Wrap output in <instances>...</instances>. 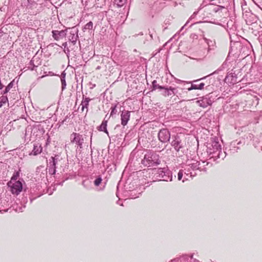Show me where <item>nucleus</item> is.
<instances>
[{
	"label": "nucleus",
	"instance_id": "obj_47",
	"mask_svg": "<svg viewBox=\"0 0 262 262\" xmlns=\"http://www.w3.org/2000/svg\"><path fill=\"white\" fill-rule=\"evenodd\" d=\"M189 20H188L186 23L185 25L183 27H182L181 30H182V29L184 28V27H185V26H186V25H187V24L189 23Z\"/></svg>",
	"mask_w": 262,
	"mask_h": 262
},
{
	"label": "nucleus",
	"instance_id": "obj_54",
	"mask_svg": "<svg viewBox=\"0 0 262 262\" xmlns=\"http://www.w3.org/2000/svg\"><path fill=\"white\" fill-rule=\"evenodd\" d=\"M3 104L0 102V107H1L3 106Z\"/></svg>",
	"mask_w": 262,
	"mask_h": 262
},
{
	"label": "nucleus",
	"instance_id": "obj_33",
	"mask_svg": "<svg viewBox=\"0 0 262 262\" xmlns=\"http://www.w3.org/2000/svg\"><path fill=\"white\" fill-rule=\"evenodd\" d=\"M176 262H188V258L186 256L181 257L177 259H175Z\"/></svg>",
	"mask_w": 262,
	"mask_h": 262
},
{
	"label": "nucleus",
	"instance_id": "obj_34",
	"mask_svg": "<svg viewBox=\"0 0 262 262\" xmlns=\"http://www.w3.org/2000/svg\"><path fill=\"white\" fill-rule=\"evenodd\" d=\"M89 183L90 181L88 180H85L82 181V185L85 188L89 189L90 188Z\"/></svg>",
	"mask_w": 262,
	"mask_h": 262
},
{
	"label": "nucleus",
	"instance_id": "obj_4",
	"mask_svg": "<svg viewBox=\"0 0 262 262\" xmlns=\"http://www.w3.org/2000/svg\"><path fill=\"white\" fill-rule=\"evenodd\" d=\"M49 164L54 166L56 169H61L66 165V161L59 155L51 157L49 160Z\"/></svg>",
	"mask_w": 262,
	"mask_h": 262
},
{
	"label": "nucleus",
	"instance_id": "obj_6",
	"mask_svg": "<svg viewBox=\"0 0 262 262\" xmlns=\"http://www.w3.org/2000/svg\"><path fill=\"white\" fill-rule=\"evenodd\" d=\"M8 185L13 194L18 195L23 190V184L19 180L14 182L10 181L8 183Z\"/></svg>",
	"mask_w": 262,
	"mask_h": 262
},
{
	"label": "nucleus",
	"instance_id": "obj_9",
	"mask_svg": "<svg viewBox=\"0 0 262 262\" xmlns=\"http://www.w3.org/2000/svg\"><path fill=\"white\" fill-rule=\"evenodd\" d=\"M41 61L37 57L34 56L32 59L30 61L27 70H30L31 71L36 70V68L41 64Z\"/></svg>",
	"mask_w": 262,
	"mask_h": 262
},
{
	"label": "nucleus",
	"instance_id": "obj_15",
	"mask_svg": "<svg viewBox=\"0 0 262 262\" xmlns=\"http://www.w3.org/2000/svg\"><path fill=\"white\" fill-rule=\"evenodd\" d=\"M78 32L77 29L73 28L70 33L69 40L74 45L76 43L78 38Z\"/></svg>",
	"mask_w": 262,
	"mask_h": 262
},
{
	"label": "nucleus",
	"instance_id": "obj_20",
	"mask_svg": "<svg viewBox=\"0 0 262 262\" xmlns=\"http://www.w3.org/2000/svg\"><path fill=\"white\" fill-rule=\"evenodd\" d=\"M172 178V176L171 171L165 168L163 176H162V180L164 181H171Z\"/></svg>",
	"mask_w": 262,
	"mask_h": 262
},
{
	"label": "nucleus",
	"instance_id": "obj_59",
	"mask_svg": "<svg viewBox=\"0 0 262 262\" xmlns=\"http://www.w3.org/2000/svg\"><path fill=\"white\" fill-rule=\"evenodd\" d=\"M30 0H28V2H29Z\"/></svg>",
	"mask_w": 262,
	"mask_h": 262
},
{
	"label": "nucleus",
	"instance_id": "obj_46",
	"mask_svg": "<svg viewBox=\"0 0 262 262\" xmlns=\"http://www.w3.org/2000/svg\"><path fill=\"white\" fill-rule=\"evenodd\" d=\"M183 81L182 80H181L180 79H176V82L178 83H180L181 82H183Z\"/></svg>",
	"mask_w": 262,
	"mask_h": 262
},
{
	"label": "nucleus",
	"instance_id": "obj_53",
	"mask_svg": "<svg viewBox=\"0 0 262 262\" xmlns=\"http://www.w3.org/2000/svg\"><path fill=\"white\" fill-rule=\"evenodd\" d=\"M105 133L107 134V136L110 138V136L109 135V134H108V132H105Z\"/></svg>",
	"mask_w": 262,
	"mask_h": 262
},
{
	"label": "nucleus",
	"instance_id": "obj_17",
	"mask_svg": "<svg viewBox=\"0 0 262 262\" xmlns=\"http://www.w3.org/2000/svg\"><path fill=\"white\" fill-rule=\"evenodd\" d=\"M91 99L89 97H84V95H83L82 100L81 102L80 105L81 106V111L83 112L84 109L86 108V114L88 112V106L89 105V102L91 101Z\"/></svg>",
	"mask_w": 262,
	"mask_h": 262
},
{
	"label": "nucleus",
	"instance_id": "obj_52",
	"mask_svg": "<svg viewBox=\"0 0 262 262\" xmlns=\"http://www.w3.org/2000/svg\"><path fill=\"white\" fill-rule=\"evenodd\" d=\"M149 35H150V36L151 38L152 39L153 38L152 34H150Z\"/></svg>",
	"mask_w": 262,
	"mask_h": 262
},
{
	"label": "nucleus",
	"instance_id": "obj_11",
	"mask_svg": "<svg viewBox=\"0 0 262 262\" xmlns=\"http://www.w3.org/2000/svg\"><path fill=\"white\" fill-rule=\"evenodd\" d=\"M182 170L183 171L184 174L185 175L184 180L182 181L183 182L185 181V180H187L189 178H193L197 174L196 172H193L190 168H188V166L186 165L184 169Z\"/></svg>",
	"mask_w": 262,
	"mask_h": 262
},
{
	"label": "nucleus",
	"instance_id": "obj_37",
	"mask_svg": "<svg viewBox=\"0 0 262 262\" xmlns=\"http://www.w3.org/2000/svg\"><path fill=\"white\" fill-rule=\"evenodd\" d=\"M8 101V98L4 95L0 97V102L3 104L6 103Z\"/></svg>",
	"mask_w": 262,
	"mask_h": 262
},
{
	"label": "nucleus",
	"instance_id": "obj_38",
	"mask_svg": "<svg viewBox=\"0 0 262 262\" xmlns=\"http://www.w3.org/2000/svg\"><path fill=\"white\" fill-rule=\"evenodd\" d=\"M62 46L64 47V53L67 55H68V54H69L70 53V50L69 49V48L67 47V42H64L62 44Z\"/></svg>",
	"mask_w": 262,
	"mask_h": 262
},
{
	"label": "nucleus",
	"instance_id": "obj_16",
	"mask_svg": "<svg viewBox=\"0 0 262 262\" xmlns=\"http://www.w3.org/2000/svg\"><path fill=\"white\" fill-rule=\"evenodd\" d=\"M248 135L249 136L247 137V139H248V138H249L250 140L253 139V144L255 148H257L260 146V141L258 137L262 138V133H260L259 135H256L257 137H254V136L252 134L250 133Z\"/></svg>",
	"mask_w": 262,
	"mask_h": 262
},
{
	"label": "nucleus",
	"instance_id": "obj_1",
	"mask_svg": "<svg viewBox=\"0 0 262 262\" xmlns=\"http://www.w3.org/2000/svg\"><path fill=\"white\" fill-rule=\"evenodd\" d=\"M222 140L219 134V132H216L215 134H211L206 142V152L209 158L203 161V164L206 163V165L211 167L213 165L212 162H215L218 159H222L225 157L226 152H222V146L220 142Z\"/></svg>",
	"mask_w": 262,
	"mask_h": 262
},
{
	"label": "nucleus",
	"instance_id": "obj_31",
	"mask_svg": "<svg viewBox=\"0 0 262 262\" xmlns=\"http://www.w3.org/2000/svg\"><path fill=\"white\" fill-rule=\"evenodd\" d=\"M49 172L50 174L53 175L56 173V168L52 165L48 164Z\"/></svg>",
	"mask_w": 262,
	"mask_h": 262
},
{
	"label": "nucleus",
	"instance_id": "obj_45",
	"mask_svg": "<svg viewBox=\"0 0 262 262\" xmlns=\"http://www.w3.org/2000/svg\"><path fill=\"white\" fill-rule=\"evenodd\" d=\"M259 40L260 45L262 46V35L260 36Z\"/></svg>",
	"mask_w": 262,
	"mask_h": 262
},
{
	"label": "nucleus",
	"instance_id": "obj_8",
	"mask_svg": "<svg viewBox=\"0 0 262 262\" xmlns=\"http://www.w3.org/2000/svg\"><path fill=\"white\" fill-rule=\"evenodd\" d=\"M71 138L72 139L71 140L72 143H75L80 148H82V144L84 142V137L82 135L73 132L71 135Z\"/></svg>",
	"mask_w": 262,
	"mask_h": 262
},
{
	"label": "nucleus",
	"instance_id": "obj_32",
	"mask_svg": "<svg viewBox=\"0 0 262 262\" xmlns=\"http://www.w3.org/2000/svg\"><path fill=\"white\" fill-rule=\"evenodd\" d=\"M102 182V178L100 176H98L94 181V184L96 186H98Z\"/></svg>",
	"mask_w": 262,
	"mask_h": 262
},
{
	"label": "nucleus",
	"instance_id": "obj_50",
	"mask_svg": "<svg viewBox=\"0 0 262 262\" xmlns=\"http://www.w3.org/2000/svg\"><path fill=\"white\" fill-rule=\"evenodd\" d=\"M35 198H36V197H35V198H33V199H32V198H30V202H31V203L32 202L33 200V199H35Z\"/></svg>",
	"mask_w": 262,
	"mask_h": 262
},
{
	"label": "nucleus",
	"instance_id": "obj_21",
	"mask_svg": "<svg viewBox=\"0 0 262 262\" xmlns=\"http://www.w3.org/2000/svg\"><path fill=\"white\" fill-rule=\"evenodd\" d=\"M180 143L181 141L179 138L177 136H174V139H173V140L172 141L171 144L172 146L174 147V149L178 151L181 148Z\"/></svg>",
	"mask_w": 262,
	"mask_h": 262
},
{
	"label": "nucleus",
	"instance_id": "obj_26",
	"mask_svg": "<svg viewBox=\"0 0 262 262\" xmlns=\"http://www.w3.org/2000/svg\"><path fill=\"white\" fill-rule=\"evenodd\" d=\"M127 2V0H114L115 4L118 7H121Z\"/></svg>",
	"mask_w": 262,
	"mask_h": 262
},
{
	"label": "nucleus",
	"instance_id": "obj_10",
	"mask_svg": "<svg viewBox=\"0 0 262 262\" xmlns=\"http://www.w3.org/2000/svg\"><path fill=\"white\" fill-rule=\"evenodd\" d=\"M161 90H162V95L164 97L175 95L177 93V91L176 89L174 88H172L171 86H163V89H162Z\"/></svg>",
	"mask_w": 262,
	"mask_h": 262
},
{
	"label": "nucleus",
	"instance_id": "obj_39",
	"mask_svg": "<svg viewBox=\"0 0 262 262\" xmlns=\"http://www.w3.org/2000/svg\"><path fill=\"white\" fill-rule=\"evenodd\" d=\"M32 132H25V140L26 141H27L28 142L30 141L31 140V139L30 138V137H28V136H30Z\"/></svg>",
	"mask_w": 262,
	"mask_h": 262
},
{
	"label": "nucleus",
	"instance_id": "obj_25",
	"mask_svg": "<svg viewBox=\"0 0 262 262\" xmlns=\"http://www.w3.org/2000/svg\"><path fill=\"white\" fill-rule=\"evenodd\" d=\"M4 205L7 206V203L5 200H0V212H7L8 210V208L5 207Z\"/></svg>",
	"mask_w": 262,
	"mask_h": 262
},
{
	"label": "nucleus",
	"instance_id": "obj_22",
	"mask_svg": "<svg viewBox=\"0 0 262 262\" xmlns=\"http://www.w3.org/2000/svg\"><path fill=\"white\" fill-rule=\"evenodd\" d=\"M165 170V168L155 169L154 170L155 175L157 177L162 179V176H163Z\"/></svg>",
	"mask_w": 262,
	"mask_h": 262
},
{
	"label": "nucleus",
	"instance_id": "obj_2",
	"mask_svg": "<svg viewBox=\"0 0 262 262\" xmlns=\"http://www.w3.org/2000/svg\"><path fill=\"white\" fill-rule=\"evenodd\" d=\"M142 164L145 166L151 167L157 166L160 163L159 155L153 152H148L144 156L141 161Z\"/></svg>",
	"mask_w": 262,
	"mask_h": 262
},
{
	"label": "nucleus",
	"instance_id": "obj_3",
	"mask_svg": "<svg viewBox=\"0 0 262 262\" xmlns=\"http://www.w3.org/2000/svg\"><path fill=\"white\" fill-rule=\"evenodd\" d=\"M203 160H201V163L200 161L192 159L187 161L186 165L188 166V168L191 169L193 172H196V170H199L200 171H204L206 172L207 169V166H210L209 165H206V163L203 164Z\"/></svg>",
	"mask_w": 262,
	"mask_h": 262
},
{
	"label": "nucleus",
	"instance_id": "obj_56",
	"mask_svg": "<svg viewBox=\"0 0 262 262\" xmlns=\"http://www.w3.org/2000/svg\"><path fill=\"white\" fill-rule=\"evenodd\" d=\"M159 131L162 132V131H163V129H161Z\"/></svg>",
	"mask_w": 262,
	"mask_h": 262
},
{
	"label": "nucleus",
	"instance_id": "obj_13",
	"mask_svg": "<svg viewBox=\"0 0 262 262\" xmlns=\"http://www.w3.org/2000/svg\"><path fill=\"white\" fill-rule=\"evenodd\" d=\"M52 36L54 39L58 40L66 36V30H53L52 31Z\"/></svg>",
	"mask_w": 262,
	"mask_h": 262
},
{
	"label": "nucleus",
	"instance_id": "obj_41",
	"mask_svg": "<svg viewBox=\"0 0 262 262\" xmlns=\"http://www.w3.org/2000/svg\"><path fill=\"white\" fill-rule=\"evenodd\" d=\"M18 175H19L18 172H17L15 175H13L11 178V181H12L13 182V181H16L15 180H16L17 177H18Z\"/></svg>",
	"mask_w": 262,
	"mask_h": 262
},
{
	"label": "nucleus",
	"instance_id": "obj_7",
	"mask_svg": "<svg viewBox=\"0 0 262 262\" xmlns=\"http://www.w3.org/2000/svg\"><path fill=\"white\" fill-rule=\"evenodd\" d=\"M211 94L207 95L197 101L199 105L203 108H206L208 106H210L213 102V99H212V96H210Z\"/></svg>",
	"mask_w": 262,
	"mask_h": 262
},
{
	"label": "nucleus",
	"instance_id": "obj_58",
	"mask_svg": "<svg viewBox=\"0 0 262 262\" xmlns=\"http://www.w3.org/2000/svg\"><path fill=\"white\" fill-rule=\"evenodd\" d=\"M261 150H262V146H261Z\"/></svg>",
	"mask_w": 262,
	"mask_h": 262
},
{
	"label": "nucleus",
	"instance_id": "obj_57",
	"mask_svg": "<svg viewBox=\"0 0 262 262\" xmlns=\"http://www.w3.org/2000/svg\"><path fill=\"white\" fill-rule=\"evenodd\" d=\"M261 150H262V146H261Z\"/></svg>",
	"mask_w": 262,
	"mask_h": 262
},
{
	"label": "nucleus",
	"instance_id": "obj_28",
	"mask_svg": "<svg viewBox=\"0 0 262 262\" xmlns=\"http://www.w3.org/2000/svg\"><path fill=\"white\" fill-rule=\"evenodd\" d=\"M209 6L213 7L212 11L215 13L218 12L222 9H225V7L224 6H217L214 7V6H212V4H210Z\"/></svg>",
	"mask_w": 262,
	"mask_h": 262
},
{
	"label": "nucleus",
	"instance_id": "obj_18",
	"mask_svg": "<svg viewBox=\"0 0 262 262\" xmlns=\"http://www.w3.org/2000/svg\"><path fill=\"white\" fill-rule=\"evenodd\" d=\"M204 40L208 45L207 52L210 53L211 51L214 50L215 48V42L214 40L207 39L206 37H204Z\"/></svg>",
	"mask_w": 262,
	"mask_h": 262
},
{
	"label": "nucleus",
	"instance_id": "obj_43",
	"mask_svg": "<svg viewBox=\"0 0 262 262\" xmlns=\"http://www.w3.org/2000/svg\"><path fill=\"white\" fill-rule=\"evenodd\" d=\"M198 14V12H194L193 14L190 16L189 18V19H191L192 18H193Z\"/></svg>",
	"mask_w": 262,
	"mask_h": 262
},
{
	"label": "nucleus",
	"instance_id": "obj_30",
	"mask_svg": "<svg viewBox=\"0 0 262 262\" xmlns=\"http://www.w3.org/2000/svg\"><path fill=\"white\" fill-rule=\"evenodd\" d=\"M13 81H11V82H10L5 88V90L4 91L3 95L7 93L10 91V90L13 87Z\"/></svg>",
	"mask_w": 262,
	"mask_h": 262
},
{
	"label": "nucleus",
	"instance_id": "obj_19",
	"mask_svg": "<svg viewBox=\"0 0 262 262\" xmlns=\"http://www.w3.org/2000/svg\"><path fill=\"white\" fill-rule=\"evenodd\" d=\"M42 151V147L39 144H33V149L32 152L29 154L30 155L36 156Z\"/></svg>",
	"mask_w": 262,
	"mask_h": 262
},
{
	"label": "nucleus",
	"instance_id": "obj_27",
	"mask_svg": "<svg viewBox=\"0 0 262 262\" xmlns=\"http://www.w3.org/2000/svg\"><path fill=\"white\" fill-rule=\"evenodd\" d=\"M107 121H104L99 127V131H107Z\"/></svg>",
	"mask_w": 262,
	"mask_h": 262
},
{
	"label": "nucleus",
	"instance_id": "obj_14",
	"mask_svg": "<svg viewBox=\"0 0 262 262\" xmlns=\"http://www.w3.org/2000/svg\"><path fill=\"white\" fill-rule=\"evenodd\" d=\"M158 138L163 143L169 141L170 139V132H158Z\"/></svg>",
	"mask_w": 262,
	"mask_h": 262
},
{
	"label": "nucleus",
	"instance_id": "obj_40",
	"mask_svg": "<svg viewBox=\"0 0 262 262\" xmlns=\"http://www.w3.org/2000/svg\"><path fill=\"white\" fill-rule=\"evenodd\" d=\"M184 173L182 169L180 170L178 173V179L180 181L182 180Z\"/></svg>",
	"mask_w": 262,
	"mask_h": 262
},
{
	"label": "nucleus",
	"instance_id": "obj_51",
	"mask_svg": "<svg viewBox=\"0 0 262 262\" xmlns=\"http://www.w3.org/2000/svg\"><path fill=\"white\" fill-rule=\"evenodd\" d=\"M100 69V66H98L97 68H96V70H99Z\"/></svg>",
	"mask_w": 262,
	"mask_h": 262
},
{
	"label": "nucleus",
	"instance_id": "obj_36",
	"mask_svg": "<svg viewBox=\"0 0 262 262\" xmlns=\"http://www.w3.org/2000/svg\"><path fill=\"white\" fill-rule=\"evenodd\" d=\"M93 24L92 21H89L84 26L85 29L92 30L93 29Z\"/></svg>",
	"mask_w": 262,
	"mask_h": 262
},
{
	"label": "nucleus",
	"instance_id": "obj_5",
	"mask_svg": "<svg viewBox=\"0 0 262 262\" xmlns=\"http://www.w3.org/2000/svg\"><path fill=\"white\" fill-rule=\"evenodd\" d=\"M245 143V138L242 137L241 139H236L232 141L229 145V149L228 151L231 154H234L238 151V150L240 149L239 146L241 144L244 145Z\"/></svg>",
	"mask_w": 262,
	"mask_h": 262
},
{
	"label": "nucleus",
	"instance_id": "obj_23",
	"mask_svg": "<svg viewBox=\"0 0 262 262\" xmlns=\"http://www.w3.org/2000/svg\"><path fill=\"white\" fill-rule=\"evenodd\" d=\"M66 74L64 72H63L61 74V90L63 91L66 88Z\"/></svg>",
	"mask_w": 262,
	"mask_h": 262
},
{
	"label": "nucleus",
	"instance_id": "obj_55",
	"mask_svg": "<svg viewBox=\"0 0 262 262\" xmlns=\"http://www.w3.org/2000/svg\"><path fill=\"white\" fill-rule=\"evenodd\" d=\"M31 128H29V127H28L27 129L30 130Z\"/></svg>",
	"mask_w": 262,
	"mask_h": 262
},
{
	"label": "nucleus",
	"instance_id": "obj_42",
	"mask_svg": "<svg viewBox=\"0 0 262 262\" xmlns=\"http://www.w3.org/2000/svg\"><path fill=\"white\" fill-rule=\"evenodd\" d=\"M140 194V193H139L138 194V195H134V194H133V192H131V193H130V196H132V198H133V199H135V198H138V197L139 196V194Z\"/></svg>",
	"mask_w": 262,
	"mask_h": 262
},
{
	"label": "nucleus",
	"instance_id": "obj_12",
	"mask_svg": "<svg viewBox=\"0 0 262 262\" xmlns=\"http://www.w3.org/2000/svg\"><path fill=\"white\" fill-rule=\"evenodd\" d=\"M130 112L128 111H124L121 114V124L125 126L127 124L130 118Z\"/></svg>",
	"mask_w": 262,
	"mask_h": 262
},
{
	"label": "nucleus",
	"instance_id": "obj_29",
	"mask_svg": "<svg viewBox=\"0 0 262 262\" xmlns=\"http://www.w3.org/2000/svg\"><path fill=\"white\" fill-rule=\"evenodd\" d=\"M152 88H153L152 90H155L157 89H159L161 90H162V89H163V86L157 84V82L155 80L152 81Z\"/></svg>",
	"mask_w": 262,
	"mask_h": 262
},
{
	"label": "nucleus",
	"instance_id": "obj_24",
	"mask_svg": "<svg viewBox=\"0 0 262 262\" xmlns=\"http://www.w3.org/2000/svg\"><path fill=\"white\" fill-rule=\"evenodd\" d=\"M205 84L204 83H201L200 84H192L190 88L188 89V91L192 90H202L204 88Z\"/></svg>",
	"mask_w": 262,
	"mask_h": 262
},
{
	"label": "nucleus",
	"instance_id": "obj_48",
	"mask_svg": "<svg viewBox=\"0 0 262 262\" xmlns=\"http://www.w3.org/2000/svg\"><path fill=\"white\" fill-rule=\"evenodd\" d=\"M207 76H205L204 77L202 78H201L200 79H199V80H202V79H205ZM198 81V80H195V81Z\"/></svg>",
	"mask_w": 262,
	"mask_h": 262
},
{
	"label": "nucleus",
	"instance_id": "obj_35",
	"mask_svg": "<svg viewBox=\"0 0 262 262\" xmlns=\"http://www.w3.org/2000/svg\"><path fill=\"white\" fill-rule=\"evenodd\" d=\"M116 107H117V104H115L114 106L111 107V114H110L111 116H112L117 113V111L116 110Z\"/></svg>",
	"mask_w": 262,
	"mask_h": 262
},
{
	"label": "nucleus",
	"instance_id": "obj_44",
	"mask_svg": "<svg viewBox=\"0 0 262 262\" xmlns=\"http://www.w3.org/2000/svg\"><path fill=\"white\" fill-rule=\"evenodd\" d=\"M16 211L23 212V208L22 207H19V209L16 208Z\"/></svg>",
	"mask_w": 262,
	"mask_h": 262
},
{
	"label": "nucleus",
	"instance_id": "obj_49",
	"mask_svg": "<svg viewBox=\"0 0 262 262\" xmlns=\"http://www.w3.org/2000/svg\"><path fill=\"white\" fill-rule=\"evenodd\" d=\"M215 73H216V71H215V72H214L213 73H211V74H209L208 76H210V75H213V74H215Z\"/></svg>",
	"mask_w": 262,
	"mask_h": 262
}]
</instances>
